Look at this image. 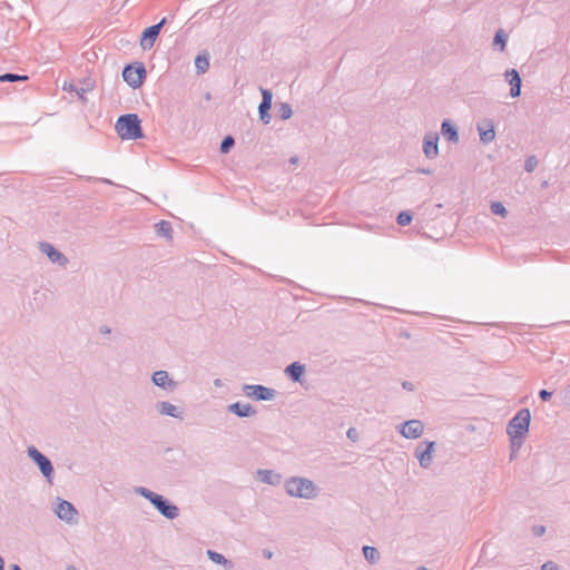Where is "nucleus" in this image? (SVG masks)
Masks as SVG:
<instances>
[{
    "label": "nucleus",
    "mask_w": 570,
    "mask_h": 570,
    "mask_svg": "<svg viewBox=\"0 0 570 570\" xmlns=\"http://www.w3.org/2000/svg\"><path fill=\"white\" fill-rule=\"evenodd\" d=\"M77 92H78V95H79L80 97H82V96H83V94L86 92V90H85V89H81V90H79V91L77 90Z\"/></svg>",
    "instance_id": "obj_46"
},
{
    "label": "nucleus",
    "mask_w": 570,
    "mask_h": 570,
    "mask_svg": "<svg viewBox=\"0 0 570 570\" xmlns=\"http://www.w3.org/2000/svg\"><path fill=\"white\" fill-rule=\"evenodd\" d=\"M77 92H78V95H79L80 97H82V96H83V94L86 92V90H85V89H81V90H79V91L77 90Z\"/></svg>",
    "instance_id": "obj_45"
},
{
    "label": "nucleus",
    "mask_w": 570,
    "mask_h": 570,
    "mask_svg": "<svg viewBox=\"0 0 570 570\" xmlns=\"http://www.w3.org/2000/svg\"><path fill=\"white\" fill-rule=\"evenodd\" d=\"M439 134L429 131L423 138V153L428 159H435L439 156Z\"/></svg>",
    "instance_id": "obj_14"
},
{
    "label": "nucleus",
    "mask_w": 570,
    "mask_h": 570,
    "mask_svg": "<svg viewBox=\"0 0 570 570\" xmlns=\"http://www.w3.org/2000/svg\"><path fill=\"white\" fill-rule=\"evenodd\" d=\"M156 409L161 415L171 416L175 419H183V411L167 401H160L156 404Z\"/></svg>",
    "instance_id": "obj_20"
},
{
    "label": "nucleus",
    "mask_w": 570,
    "mask_h": 570,
    "mask_svg": "<svg viewBox=\"0 0 570 570\" xmlns=\"http://www.w3.org/2000/svg\"><path fill=\"white\" fill-rule=\"evenodd\" d=\"M264 556L266 558H272V552L266 550V551H264Z\"/></svg>",
    "instance_id": "obj_43"
},
{
    "label": "nucleus",
    "mask_w": 570,
    "mask_h": 570,
    "mask_svg": "<svg viewBox=\"0 0 570 570\" xmlns=\"http://www.w3.org/2000/svg\"><path fill=\"white\" fill-rule=\"evenodd\" d=\"M417 173L420 174H424V175H431L432 174V170L429 169V168H419L417 169Z\"/></svg>",
    "instance_id": "obj_40"
},
{
    "label": "nucleus",
    "mask_w": 570,
    "mask_h": 570,
    "mask_svg": "<svg viewBox=\"0 0 570 570\" xmlns=\"http://www.w3.org/2000/svg\"><path fill=\"white\" fill-rule=\"evenodd\" d=\"M277 115L282 120H287L293 115V109L287 102H279L277 105Z\"/></svg>",
    "instance_id": "obj_26"
},
{
    "label": "nucleus",
    "mask_w": 570,
    "mask_h": 570,
    "mask_svg": "<svg viewBox=\"0 0 570 570\" xmlns=\"http://www.w3.org/2000/svg\"><path fill=\"white\" fill-rule=\"evenodd\" d=\"M476 129H478V132L480 136V140L483 144L487 145L494 140L495 130H494L493 120L488 119V118L482 119L480 122H478Z\"/></svg>",
    "instance_id": "obj_16"
},
{
    "label": "nucleus",
    "mask_w": 570,
    "mask_h": 570,
    "mask_svg": "<svg viewBox=\"0 0 570 570\" xmlns=\"http://www.w3.org/2000/svg\"><path fill=\"white\" fill-rule=\"evenodd\" d=\"M99 332H100L101 334H109V333L111 332V330H110L107 325H101V326L99 327Z\"/></svg>",
    "instance_id": "obj_39"
},
{
    "label": "nucleus",
    "mask_w": 570,
    "mask_h": 570,
    "mask_svg": "<svg viewBox=\"0 0 570 570\" xmlns=\"http://www.w3.org/2000/svg\"><path fill=\"white\" fill-rule=\"evenodd\" d=\"M507 40L508 36L505 35V32L502 29H499L494 35L493 45H500L501 50H504Z\"/></svg>",
    "instance_id": "obj_29"
},
{
    "label": "nucleus",
    "mask_w": 570,
    "mask_h": 570,
    "mask_svg": "<svg viewBox=\"0 0 570 570\" xmlns=\"http://www.w3.org/2000/svg\"><path fill=\"white\" fill-rule=\"evenodd\" d=\"M215 386H222V381L219 379H216L214 381Z\"/></svg>",
    "instance_id": "obj_42"
},
{
    "label": "nucleus",
    "mask_w": 570,
    "mask_h": 570,
    "mask_svg": "<svg viewBox=\"0 0 570 570\" xmlns=\"http://www.w3.org/2000/svg\"><path fill=\"white\" fill-rule=\"evenodd\" d=\"M412 219H413V216L409 210L399 213V215L396 217V222L401 226H406V225L411 224Z\"/></svg>",
    "instance_id": "obj_31"
},
{
    "label": "nucleus",
    "mask_w": 570,
    "mask_h": 570,
    "mask_svg": "<svg viewBox=\"0 0 570 570\" xmlns=\"http://www.w3.org/2000/svg\"><path fill=\"white\" fill-rule=\"evenodd\" d=\"M257 479L269 485H279L282 482V474L267 469H259L256 472Z\"/></svg>",
    "instance_id": "obj_19"
},
{
    "label": "nucleus",
    "mask_w": 570,
    "mask_h": 570,
    "mask_svg": "<svg viewBox=\"0 0 570 570\" xmlns=\"http://www.w3.org/2000/svg\"><path fill=\"white\" fill-rule=\"evenodd\" d=\"M235 145V139L228 135L220 142V153L227 154Z\"/></svg>",
    "instance_id": "obj_32"
},
{
    "label": "nucleus",
    "mask_w": 570,
    "mask_h": 570,
    "mask_svg": "<svg viewBox=\"0 0 570 570\" xmlns=\"http://www.w3.org/2000/svg\"><path fill=\"white\" fill-rule=\"evenodd\" d=\"M26 80H28V76H26V75L7 72V73H3L0 76L1 82H14V81H26Z\"/></svg>",
    "instance_id": "obj_28"
},
{
    "label": "nucleus",
    "mask_w": 570,
    "mask_h": 570,
    "mask_svg": "<svg viewBox=\"0 0 570 570\" xmlns=\"http://www.w3.org/2000/svg\"><path fill=\"white\" fill-rule=\"evenodd\" d=\"M166 23L167 18L164 17L158 23L153 24L142 31L140 36V47L142 48V50H150L154 47L163 27Z\"/></svg>",
    "instance_id": "obj_8"
},
{
    "label": "nucleus",
    "mask_w": 570,
    "mask_h": 570,
    "mask_svg": "<svg viewBox=\"0 0 570 570\" xmlns=\"http://www.w3.org/2000/svg\"><path fill=\"white\" fill-rule=\"evenodd\" d=\"M531 413L529 409H521L508 423L507 433L511 439L512 445H520L522 439L529 432Z\"/></svg>",
    "instance_id": "obj_4"
},
{
    "label": "nucleus",
    "mask_w": 570,
    "mask_h": 570,
    "mask_svg": "<svg viewBox=\"0 0 570 570\" xmlns=\"http://www.w3.org/2000/svg\"><path fill=\"white\" fill-rule=\"evenodd\" d=\"M551 396H552V392H550L548 390H540V392H539V397L544 402L549 401L551 399Z\"/></svg>",
    "instance_id": "obj_36"
},
{
    "label": "nucleus",
    "mask_w": 570,
    "mask_h": 570,
    "mask_svg": "<svg viewBox=\"0 0 570 570\" xmlns=\"http://www.w3.org/2000/svg\"><path fill=\"white\" fill-rule=\"evenodd\" d=\"M362 551H363V556H364L365 560L370 564H376L381 559V554L375 547L364 546Z\"/></svg>",
    "instance_id": "obj_24"
},
{
    "label": "nucleus",
    "mask_w": 570,
    "mask_h": 570,
    "mask_svg": "<svg viewBox=\"0 0 570 570\" xmlns=\"http://www.w3.org/2000/svg\"><path fill=\"white\" fill-rule=\"evenodd\" d=\"M53 511L60 520L70 524L76 523L78 511L71 502L58 498Z\"/></svg>",
    "instance_id": "obj_9"
},
{
    "label": "nucleus",
    "mask_w": 570,
    "mask_h": 570,
    "mask_svg": "<svg viewBox=\"0 0 570 570\" xmlns=\"http://www.w3.org/2000/svg\"><path fill=\"white\" fill-rule=\"evenodd\" d=\"M538 166V159L535 156H529L524 161V169L528 173H532Z\"/></svg>",
    "instance_id": "obj_33"
},
{
    "label": "nucleus",
    "mask_w": 570,
    "mask_h": 570,
    "mask_svg": "<svg viewBox=\"0 0 570 570\" xmlns=\"http://www.w3.org/2000/svg\"><path fill=\"white\" fill-rule=\"evenodd\" d=\"M124 81L132 89L139 88L146 79V68L142 62L127 65L122 70Z\"/></svg>",
    "instance_id": "obj_6"
},
{
    "label": "nucleus",
    "mask_w": 570,
    "mask_h": 570,
    "mask_svg": "<svg viewBox=\"0 0 570 570\" xmlns=\"http://www.w3.org/2000/svg\"><path fill=\"white\" fill-rule=\"evenodd\" d=\"M284 489L292 498L311 500L317 497L318 489L316 484L303 476H291L284 481Z\"/></svg>",
    "instance_id": "obj_2"
},
{
    "label": "nucleus",
    "mask_w": 570,
    "mask_h": 570,
    "mask_svg": "<svg viewBox=\"0 0 570 570\" xmlns=\"http://www.w3.org/2000/svg\"><path fill=\"white\" fill-rule=\"evenodd\" d=\"M39 249L42 254L47 255L50 262L53 264H58L59 266H66L69 262L65 254H62L52 244L48 242H40Z\"/></svg>",
    "instance_id": "obj_13"
},
{
    "label": "nucleus",
    "mask_w": 570,
    "mask_h": 570,
    "mask_svg": "<svg viewBox=\"0 0 570 570\" xmlns=\"http://www.w3.org/2000/svg\"><path fill=\"white\" fill-rule=\"evenodd\" d=\"M441 132L451 142L456 144L460 139L458 128L451 122L450 119H444L442 121Z\"/></svg>",
    "instance_id": "obj_21"
},
{
    "label": "nucleus",
    "mask_w": 570,
    "mask_h": 570,
    "mask_svg": "<svg viewBox=\"0 0 570 570\" xmlns=\"http://www.w3.org/2000/svg\"><path fill=\"white\" fill-rule=\"evenodd\" d=\"M0 570H4V560L0 556Z\"/></svg>",
    "instance_id": "obj_41"
},
{
    "label": "nucleus",
    "mask_w": 570,
    "mask_h": 570,
    "mask_svg": "<svg viewBox=\"0 0 570 570\" xmlns=\"http://www.w3.org/2000/svg\"><path fill=\"white\" fill-rule=\"evenodd\" d=\"M490 208L494 215H499L502 217H505L508 215V210L501 202H492Z\"/></svg>",
    "instance_id": "obj_30"
},
{
    "label": "nucleus",
    "mask_w": 570,
    "mask_h": 570,
    "mask_svg": "<svg viewBox=\"0 0 570 570\" xmlns=\"http://www.w3.org/2000/svg\"><path fill=\"white\" fill-rule=\"evenodd\" d=\"M262 94V101L258 106L259 119L263 124L268 125L271 122L269 110L272 108L273 92L269 89L259 88Z\"/></svg>",
    "instance_id": "obj_12"
},
{
    "label": "nucleus",
    "mask_w": 570,
    "mask_h": 570,
    "mask_svg": "<svg viewBox=\"0 0 570 570\" xmlns=\"http://www.w3.org/2000/svg\"><path fill=\"white\" fill-rule=\"evenodd\" d=\"M135 493L148 500L154 508L166 519L174 520L179 515V508L171 503L164 495L158 494L145 487L135 488Z\"/></svg>",
    "instance_id": "obj_1"
},
{
    "label": "nucleus",
    "mask_w": 570,
    "mask_h": 570,
    "mask_svg": "<svg viewBox=\"0 0 570 570\" xmlns=\"http://www.w3.org/2000/svg\"><path fill=\"white\" fill-rule=\"evenodd\" d=\"M400 434L405 439H419L424 431V424L420 420H409L397 426Z\"/></svg>",
    "instance_id": "obj_11"
},
{
    "label": "nucleus",
    "mask_w": 570,
    "mask_h": 570,
    "mask_svg": "<svg viewBox=\"0 0 570 570\" xmlns=\"http://www.w3.org/2000/svg\"><path fill=\"white\" fill-rule=\"evenodd\" d=\"M505 80L511 86L510 96L517 98L521 95L522 79L517 69H508L504 73Z\"/></svg>",
    "instance_id": "obj_17"
},
{
    "label": "nucleus",
    "mask_w": 570,
    "mask_h": 570,
    "mask_svg": "<svg viewBox=\"0 0 570 570\" xmlns=\"http://www.w3.org/2000/svg\"><path fill=\"white\" fill-rule=\"evenodd\" d=\"M347 438L351 439L352 441H356L357 438H358V434L356 432V430L354 428H350L347 430V433H346Z\"/></svg>",
    "instance_id": "obj_37"
},
{
    "label": "nucleus",
    "mask_w": 570,
    "mask_h": 570,
    "mask_svg": "<svg viewBox=\"0 0 570 570\" xmlns=\"http://www.w3.org/2000/svg\"><path fill=\"white\" fill-rule=\"evenodd\" d=\"M28 456L38 466L39 471L49 484L53 483L55 469L52 462L43 453H41L35 445L27 449Z\"/></svg>",
    "instance_id": "obj_5"
},
{
    "label": "nucleus",
    "mask_w": 570,
    "mask_h": 570,
    "mask_svg": "<svg viewBox=\"0 0 570 570\" xmlns=\"http://www.w3.org/2000/svg\"><path fill=\"white\" fill-rule=\"evenodd\" d=\"M305 372V366L301 364L299 362H293L285 368V374L293 381V382H302V377Z\"/></svg>",
    "instance_id": "obj_22"
},
{
    "label": "nucleus",
    "mask_w": 570,
    "mask_h": 570,
    "mask_svg": "<svg viewBox=\"0 0 570 570\" xmlns=\"http://www.w3.org/2000/svg\"><path fill=\"white\" fill-rule=\"evenodd\" d=\"M402 386L403 389L407 390V391H413L414 390V384L410 381H404L402 383Z\"/></svg>",
    "instance_id": "obj_38"
},
{
    "label": "nucleus",
    "mask_w": 570,
    "mask_h": 570,
    "mask_svg": "<svg viewBox=\"0 0 570 570\" xmlns=\"http://www.w3.org/2000/svg\"><path fill=\"white\" fill-rule=\"evenodd\" d=\"M435 448V442L433 441H424L420 443L415 449V458L419 460L421 468L429 469L433 461V451Z\"/></svg>",
    "instance_id": "obj_10"
},
{
    "label": "nucleus",
    "mask_w": 570,
    "mask_h": 570,
    "mask_svg": "<svg viewBox=\"0 0 570 570\" xmlns=\"http://www.w3.org/2000/svg\"><path fill=\"white\" fill-rule=\"evenodd\" d=\"M415 570H428L425 567H419Z\"/></svg>",
    "instance_id": "obj_49"
},
{
    "label": "nucleus",
    "mask_w": 570,
    "mask_h": 570,
    "mask_svg": "<svg viewBox=\"0 0 570 570\" xmlns=\"http://www.w3.org/2000/svg\"><path fill=\"white\" fill-rule=\"evenodd\" d=\"M206 554L210 561H213L216 564L223 566L226 570H232L234 568V562L225 558L222 553L217 551L207 550Z\"/></svg>",
    "instance_id": "obj_23"
},
{
    "label": "nucleus",
    "mask_w": 570,
    "mask_h": 570,
    "mask_svg": "<svg viewBox=\"0 0 570 570\" xmlns=\"http://www.w3.org/2000/svg\"><path fill=\"white\" fill-rule=\"evenodd\" d=\"M115 129L121 139L137 140L144 137L141 120L136 114L121 115L116 121Z\"/></svg>",
    "instance_id": "obj_3"
},
{
    "label": "nucleus",
    "mask_w": 570,
    "mask_h": 570,
    "mask_svg": "<svg viewBox=\"0 0 570 570\" xmlns=\"http://www.w3.org/2000/svg\"><path fill=\"white\" fill-rule=\"evenodd\" d=\"M11 570H21V568L18 564H12Z\"/></svg>",
    "instance_id": "obj_44"
},
{
    "label": "nucleus",
    "mask_w": 570,
    "mask_h": 570,
    "mask_svg": "<svg viewBox=\"0 0 570 570\" xmlns=\"http://www.w3.org/2000/svg\"><path fill=\"white\" fill-rule=\"evenodd\" d=\"M291 163H293V164L297 163V157H292Z\"/></svg>",
    "instance_id": "obj_47"
},
{
    "label": "nucleus",
    "mask_w": 570,
    "mask_h": 570,
    "mask_svg": "<svg viewBox=\"0 0 570 570\" xmlns=\"http://www.w3.org/2000/svg\"><path fill=\"white\" fill-rule=\"evenodd\" d=\"M531 531L534 537H542L546 533V527L544 525H533L531 528Z\"/></svg>",
    "instance_id": "obj_34"
},
{
    "label": "nucleus",
    "mask_w": 570,
    "mask_h": 570,
    "mask_svg": "<svg viewBox=\"0 0 570 570\" xmlns=\"http://www.w3.org/2000/svg\"><path fill=\"white\" fill-rule=\"evenodd\" d=\"M243 392L247 397L256 401H271L275 397L276 391L261 384H245Z\"/></svg>",
    "instance_id": "obj_7"
},
{
    "label": "nucleus",
    "mask_w": 570,
    "mask_h": 570,
    "mask_svg": "<svg viewBox=\"0 0 570 570\" xmlns=\"http://www.w3.org/2000/svg\"><path fill=\"white\" fill-rule=\"evenodd\" d=\"M155 227L158 236L165 237L166 239L173 238V227L169 222L160 220L155 225Z\"/></svg>",
    "instance_id": "obj_25"
},
{
    "label": "nucleus",
    "mask_w": 570,
    "mask_h": 570,
    "mask_svg": "<svg viewBox=\"0 0 570 570\" xmlns=\"http://www.w3.org/2000/svg\"><path fill=\"white\" fill-rule=\"evenodd\" d=\"M228 412L235 414L238 417H252L257 414L255 407L250 404H245L240 402L232 403L227 406Z\"/></svg>",
    "instance_id": "obj_18"
},
{
    "label": "nucleus",
    "mask_w": 570,
    "mask_h": 570,
    "mask_svg": "<svg viewBox=\"0 0 570 570\" xmlns=\"http://www.w3.org/2000/svg\"><path fill=\"white\" fill-rule=\"evenodd\" d=\"M195 67L199 73H204L209 68V58L206 55H198L195 59Z\"/></svg>",
    "instance_id": "obj_27"
},
{
    "label": "nucleus",
    "mask_w": 570,
    "mask_h": 570,
    "mask_svg": "<svg viewBox=\"0 0 570 570\" xmlns=\"http://www.w3.org/2000/svg\"><path fill=\"white\" fill-rule=\"evenodd\" d=\"M151 381L156 386L161 387L167 392H174L178 386V383L169 376L167 371L164 370L154 372Z\"/></svg>",
    "instance_id": "obj_15"
},
{
    "label": "nucleus",
    "mask_w": 570,
    "mask_h": 570,
    "mask_svg": "<svg viewBox=\"0 0 570 570\" xmlns=\"http://www.w3.org/2000/svg\"><path fill=\"white\" fill-rule=\"evenodd\" d=\"M68 570H77L73 566L68 567Z\"/></svg>",
    "instance_id": "obj_50"
},
{
    "label": "nucleus",
    "mask_w": 570,
    "mask_h": 570,
    "mask_svg": "<svg viewBox=\"0 0 570 570\" xmlns=\"http://www.w3.org/2000/svg\"><path fill=\"white\" fill-rule=\"evenodd\" d=\"M102 181L106 183V184H111V181L109 179H106V178L102 179Z\"/></svg>",
    "instance_id": "obj_48"
},
{
    "label": "nucleus",
    "mask_w": 570,
    "mask_h": 570,
    "mask_svg": "<svg viewBox=\"0 0 570 570\" xmlns=\"http://www.w3.org/2000/svg\"><path fill=\"white\" fill-rule=\"evenodd\" d=\"M541 570H560V567L556 562L549 560L541 566Z\"/></svg>",
    "instance_id": "obj_35"
}]
</instances>
